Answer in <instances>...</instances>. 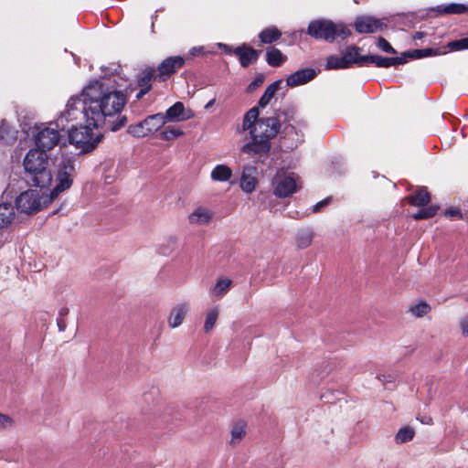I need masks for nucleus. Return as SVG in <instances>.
<instances>
[{
	"instance_id": "nucleus-61",
	"label": "nucleus",
	"mask_w": 468,
	"mask_h": 468,
	"mask_svg": "<svg viewBox=\"0 0 468 468\" xmlns=\"http://www.w3.org/2000/svg\"><path fill=\"white\" fill-rule=\"evenodd\" d=\"M176 134H177V137H178L179 135L183 134V133H182V132H180V131L177 129Z\"/></svg>"
},
{
	"instance_id": "nucleus-49",
	"label": "nucleus",
	"mask_w": 468,
	"mask_h": 468,
	"mask_svg": "<svg viewBox=\"0 0 468 468\" xmlns=\"http://www.w3.org/2000/svg\"><path fill=\"white\" fill-rule=\"evenodd\" d=\"M422 424L431 425L433 423L431 417L423 415L417 418Z\"/></svg>"
},
{
	"instance_id": "nucleus-59",
	"label": "nucleus",
	"mask_w": 468,
	"mask_h": 468,
	"mask_svg": "<svg viewBox=\"0 0 468 468\" xmlns=\"http://www.w3.org/2000/svg\"><path fill=\"white\" fill-rule=\"evenodd\" d=\"M300 125H301V127H305V126H306V123H305V122H304V121H301V122H300Z\"/></svg>"
},
{
	"instance_id": "nucleus-50",
	"label": "nucleus",
	"mask_w": 468,
	"mask_h": 468,
	"mask_svg": "<svg viewBox=\"0 0 468 468\" xmlns=\"http://www.w3.org/2000/svg\"><path fill=\"white\" fill-rule=\"evenodd\" d=\"M149 87H146L144 89L140 88V90L137 92L135 98L137 100L142 99L147 92H149Z\"/></svg>"
},
{
	"instance_id": "nucleus-53",
	"label": "nucleus",
	"mask_w": 468,
	"mask_h": 468,
	"mask_svg": "<svg viewBox=\"0 0 468 468\" xmlns=\"http://www.w3.org/2000/svg\"><path fill=\"white\" fill-rule=\"evenodd\" d=\"M426 36L425 32L422 31H417L413 34L412 37L414 40L421 39Z\"/></svg>"
},
{
	"instance_id": "nucleus-17",
	"label": "nucleus",
	"mask_w": 468,
	"mask_h": 468,
	"mask_svg": "<svg viewBox=\"0 0 468 468\" xmlns=\"http://www.w3.org/2000/svg\"><path fill=\"white\" fill-rule=\"evenodd\" d=\"M363 59L366 61V65L375 64L378 68H389L406 63L403 57L384 58L378 55H366Z\"/></svg>"
},
{
	"instance_id": "nucleus-57",
	"label": "nucleus",
	"mask_w": 468,
	"mask_h": 468,
	"mask_svg": "<svg viewBox=\"0 0 468 468\" xmlns=\"http://www.w3.org/2000/svg\"><path fill=\"white\" fill-rule=\"evenodd\" d=\"M214 103H215V99L210 100V101H209L205 105V109H208V108L212 107Z\"/></svg>"
},
{
	"instance_id": "nucleus-27",
	"label": "nucleus",
	"mask_w": 468,
	"mask_h": 468,
	"mask_svg": "<svg viewBox=\"0 0 468 468\" xmlns=\"http://www.w3.org/2000/svg\"><path fill=\"white\" fill-rule=\"evenodd\" d=\"M212 218V214L204 207H198L189 215V221L191 223L205 225L209 222Z\"/></svg>"
},
{
	"instance_id": "nucleus-18",
	"label": "nucleus",
	"mask_w": 468,
	"mask_h": 468,
	"mask_svg": "<svg viewBox=\"0 0 468 468\" xmlns=\"http://www.w3.org/2000/svg\"><path fill=\"white\" fill-rule=\"evenodd\" d=\"M16 218L15 207L11 203H0V229L7 228Z\"/></svg>"
},
{
	"instance_id": "nucleus-23",
	"label": "nucleus",
	"mask_w": 468,
	"mask_h": 468,
	"mask_svg": "<svg viewBox=\"0 0 468 468\" xmlns=\"http://www.w3.org/2000/svg\"><path fill=\"white\" fill-rule=\"evenodd\" d=\"M230 445L236 446L239 444L246 435V423L240 420L235 422L230 429Z\"/></svg>"
},
{
	"instance_id": "nucleus-3",
	"label": "nucleus",
	"mask_w": 468,
	"mask_h": 468,
	"mask_svg": "<svg viewBox=\"0 0 468 468\" xmlns=\"http://www.w3.org/2000/svg\"><path fill=\"white\" fill-rule=\"evenodd\" d=\"M48 156L44 151L31 149L24 158V167L27 181L40 188L48 186L52 181V176L48 169Z\"/></svg>"
},
{
	"instance_id": "nucleus-51",
	"label": "nucleus",
	"mask_w": 468,
	"mask_h": 468,
	"mask_svg": "<svg viewBox=\"0 0 468 468\" xmlns=\"http://www.w3.org/2000/svg\"><path fill=\"white\" fill-rule=\"evenodd\" d=\"M57 324H58V330L59 331H64L66 329V322L64 320V318H58L57 319Z\"/></svg>"
},
{
	"instance_id": "nucleus-40",
	"label": "nucleus",
	"mask_w": 468,
	"mask_h": 468,
	"mask_svg": "<svg viewBox=\"0 0 468 468\" xmlns=\"http://www.w3.org/2000/svg\"><path fill=\"white\" fill-rule=\"evenodd\" d=\"M193 116L191 110H186L184 104L177 101V122L190 119Z\"/></svg>"
},
{
	"instance_id": "nucleus-41",
	"label": "nucleus",
	"mask_w": 468,
	"mask_h": 468,
	"mask_svg": "<svg viewBox=\"0 0 468 468\" xmlns=\"http://www.w3.org/2000/svg\"><path fill=\"white\" fill-rule=\"evenodd\" d=\"M378 47L387 53L397 54V51L394 49V48L384 37L378 38Z\"/></svg>"
},
{
	"instance_id": "nucleus-10",
	"label": "nucleus",
	"mask_w": 468,
	"mask_h": 468,
	"mask_svg": "<svg viewBox=\"0 0 468 468\" xmlns=\"http://www.w3.org/2000/svg\"><path fill=\"white\" fill-rule=\"evenodd\" d=\"M16 208L20 213L34 214L41 209L40 194L38 190L28 189L16 198Z\"/></svg>"
},
{
	"instance_id": "nucleus-42",
	"label": "nucleus",
	"mask_w": 468,
	"mask_h": 468,
	"mask_svg": "<svg viewBox=\"0 0 468 468\" xmlns=\"http://www.w3.org/2000/svg\"><path fill=\"white\" fill-rule=\"evenodd\" d=\"M14 420L11 417L6 414L0 413V429H6L11 427Z\"/></svg>"
},
{
	"instance_id": "nucleus-12",
	"label": "nucleus",
	"mask_w": 468,
	"mask_h": 468,
	"mask_svg": "<svg viewBox=\"0 0 468 468\" xmlns=\"http://www.w3.org/2000/svg\"><path fill=\"white\" fill-rule=\"evenodd\" d=\"M258 186V169L254 165H247L243 166L240 176L239 186L247 194L255 191Z\"/></svg>"
},
{
	"instance_id": "nucleus-19",
	"label": "nucleus",
	"mask_w": 468,
	"mask_h": 468,
	"mask_svg": "<svg viewBox=\"0 0 468 468\" xmlns=\"http://www.w3.org/2000/svg\"><path fill=\"white\" fill-rule=\"evenodd\" d=\"M361 50L360 48L356 46L347 47L345 52L343 53V58L349 68L351 64L355 63L358 66H365L366 61H364L363 58H366V56H360L359 51Z\"/></svg>"
},
{
	"instance_id": "nucleus-7",
	"label": "nucleus",
	"mask_w": 468,
	"mask_h": 468,
	"mask_svg": "<svg viewBox=\"0 0 468 468\" xmlns=\"http://www.w3.org/2000/svg\"><path fill=\"white\" fill-rule=\"evenodd\" d=\"M94 127L89 123L82 125V122L71 123L65 131L68 133V141L75 145L81 152L89 153L98 144L101 136H94L92 129Z\"/></svg>"
},
{
	"instance_id": "nucleus-11",
	"label": "nucleus",
	"mask_w": 468,
	"mask_h": 468,
	"mask_svg": "<svg viewBox=\"0 0 468 468\" xmlns=\"http://www.w3.org/2000/svg\"><path fill=\"white\" fill-rule=\"evenodd\" d=\"M59 129L55 126L51 128L49 126L40 129L34 136L36 150L44 151L47 154L48 151L52 150L60 142Z\"/></svg>"
},
{
	"instance_id": "nucleus-34",
	"label": "nucleus",
	"mask_w": 468,
	"mask_h": 468,
	"mask_svg": "<svg viewBox=\"0 0 468 468\" xmlns=\"http://www.w3.org/2000/svg\"><path fill=\"white\" fill-rule=\"evenodd\" d=\"M231 283H232V282L229 279L218 280L213 288V293L215 295H217L218 297H222L229 292V290L231 286Z\"/></svg>"
},
{
	"instance_id": "nucleus-6",
	"label": "nucleus",
	"mask_w": 468,
	"mask_h": 468,
	"mask_svg": "<svg viewBox=\"0 0 468 468\" xmlns=\"http://www.w3.org/2000/svg\"><path fill=\"white\" fill-rule=\"evenodd\" d=\"M307 33L312 37L333 42L337 37L346 38L351 35L350 29L343 24H335L331 20L318 19L309 23Z\"/></svg>"
},
{
	"instance_id": "nucleus-32",
	"label": "nucleus",
	"mask_w": 468,
	"mask_h": 468,
	"mask_svg": "<svg viewBox=\"0 0 468 468\" xmlns=\"http://www.w3.org/2000/svg\"><path fill=\"white\" fill-rule=\"evenodd\" d=\"M439 210V207L435 205H431L427 207H423L420 209L417 213L412 215V218L416 220L420 219H428L436 215Z\"/></svg>"
},
{
	"instance_id": "nucleus-22",
	"label": "nucleus",
	"mask_w": 468,
	"mask_h": 468,
	"mask_svg": "<svg viewBox=\"0 0 468 468\" xmlns=\"http://www.w3.org/2000/svg\"><path fill=\"white\" fill-rule=\"evenodd\" d=\"M436 11L440 15H459L468 12V5L451 3L447 5H438Z\"/></svg>"
},
{
	"instance_id": "nucleus-1",
	"label": "nucleus",
	"mask_w": 468,
	"mask_h": 468,
	"mask_svg": "<svg viewBox=\"0 0 468 468\" xmlns=\"http://www.w3.org/2000/svg\"><path fill=\"white\" fill-rule=\"evenodd\" d=\"M84 95L90 96L93 127H101L108 122L109 129L116 132L126 124V116L121 115L127 102L126 95L122 91L103 92V85L95 81L84 89Z\"/></svg>"
},
{
	"instance_id": "nucleus-45",
	"label": "nucleus",
	"mask_w": 468,
	"mask_h": 468,
	"mask_svg": "<svg viewBox=\"0 0 468 468\" xmlns=\"http://www.w3.org/2000/svg\"><path fill=\"white\" fill-rule=\"evenodd\" d=\"M263 82L262 77L256 78L252 82H250L248 86V91L252 92L254 91L258 87H260Z\"/></svg>"
},
{
	"instance_id": "nucleus-2",
	"label": "nucleus",
	"mask_w": 468,
	"mask_h": 468,
	"mask_svg": "<svg viewBox=\"0 0 468 468\" xmlns=\"http://www.w3.org/2000/svg\"><path fill=\"white\" fill-rule=\"evenodd\" d=\"M288 113L279 111L273 117L259 118L257 107L247 112L242 128L249 131L250 141L241 147V152L250 156H267L271 150V140L280 132L282 122H290Z\"/></svg>"
},
{
	"instance_id": "nucleus-58",
	"label": "nucleus",
	"mask_w": 468,
	"mask_h": 468,
	"mask_svg": "<svg viewBox=\"0 0 468 468\" xmlns=\"http://www.w3.org/2000/svg\"><path fill=\"white\" fill-rule=\"evenodd\" d=\"M447 213H449V214H450V215H452V216L458 214V212H456V211H452V210L448 211Z\"/></svg>"
},
{
	"instance_id": "nucleus-33",
	"label": "nucleus",
	"mask_w": 468,
	"mask_h": 468,
	"mask_svg": "<svg viewBox=\"0 0 468 468\" xmlns=\"http://www.w3.org/2000/svg\"><path fill=\"white\" fill-rule=\"evenodd\" d=\"M347 65L343 58V56L338 57L335 55L329 56L326 59V69H347Z\"/></svg>"
},
{
	"instance_id": "nucleus-5",
	"label": "nucleus",
	"mask_w": 468,
	"mask_h": 468,
	"mask_svg": "<svg viewBox=\"0 0 468 468\" xmlns=\"http://www.w3.org/2000/svg\"><path fill=\"white\" fill-rule=\"evenodd\" d=\"M176 121V103L171 105L165 114L155 113L147 116L136 124L129 125L127 132L135 137H144L149 133L158 132L167 122Z\"/></svg>"
},
{
	"instance_id": "nucleus-52",
	"label": "nucleus",
	"mask_w": 468,
	"mask_h": 468,
	"mask_svg": "<svg viewBox=\"0 0 468 468\" xmlns=\"http://www.w3.org/2000/svg\"><path fill=\"white\" fill-rule=\"evenodd\" d=\"M284 132H285V134H287V135L290 134L292 132H294L296 134H298L297 132H296L295 126L292 125V124H288L287 126H285L284 127Z\"/></svg>"
},
{
	"instance_id": "nucleus-30",
	"label": "nucleus",
	"mask_w": 468,
	"mask_h": 468,
	"mask_svg": "<svg viewBox=\"0 0 468 468\" xmlns=\"http://www.w3.org/2000/svg\"><path fill=\"white\" fill-rule=\"evenodd\" d=\"M415 435V431L412 427L404 426L401 427L395 436L397 443H405L410 441Z\"/></svg>"
},
{
	"instance_id": "nucleus-9",
	"label": "nucleus",
	"mask_w": 468,
	"mask_h": 468,
	"mask_svg": "<svg viewBox=\"0 0 468 468\" xmlns=\"http://www.w3.org/2000/svg\"><path fill=\"white\" fill-rule=\"evenodd\" d=\"M76 176L75 158L72 156H62L58 165L57 186L50 193V197L55 198L59 193L69 189Z\"/></svg>"
},
{
	"instance_id": "nucleus-47",
	"label": "nucleus",
	"mask_w": 468,
	"mask_h": 468,
	"mask_svg": "<svg viewBox=\"0 0 468 468\" xmlns=\"http://www.w3.org/2000/svg\"><path fill=\"white\" fill-rule=\"evenodd\" d=\"M460 325H461L463 335H468V316L463 318Z\"/></svg>"
},
{
	"instance_id": "nucleus-25",
	"label": "nucleus",
	"mask_w": 468,
	"mask_h": 468,
	"mask_svg": "<svg viewBox=\"0 0 468 468\" xmlns=\"http://www.w3.org/2000/svg\"><path fill=\"white\" fill-rule=\"evenodd\" d=\"M17 132L14 130L5 121L0 124V141L5 144H11L16 140Z\"/></svg>"
},
{
	"instance_id": "nucleus-31",
	"label": "nucleus",
	"mask_w": 468,
	"mask_h": 468,
	"mask_svg": "<svg viewBox=\"0 0 468 468\" xmlns=\"http://www.w3.org/2000/svg\"><path fill=\"white\" fill-rule=\"evenodd\" d=\"M313 240V232L310 229L300 230L296 237V243L300 249L309 247Z\"/></svg>"
},
{
	"instance_id": "nucleus-16",
	"label": "nucleus",
	"mask_w": 468,
	"mask_h": 468,
	"mask_svg": "<svg viewBox=\"0 0 468 468\" xmlns=\"http://www.w3.org/2000/svg\"><path fill=\"white\" fill-rule=\"evenodd\" d=\"M176 72V56L164 59L155 69V80L163 82L167 80Z\"/></svg>"
},
{
	"instance_id": "nucleus-20",
	"label": "nucleus",
	"mask_w": 468,
	"mask_h": 468,
	"mask_svg": "<svg viewBox=\"0 0 468 468\" xmlns=\"http://www.w3.org/2000/svg\"><path fill=\"white\" fill-rule=\"evenodd\" d=\"M405 199L415 207H424L431 202V196L425 187L420 188L413 195H410Z\"/></svg>"
},
{
	"instance_id": "nucleus-21",
	"label": "nucleus",
	"mask_w": 468,
	"mask_h": 468,
	"mask_svg": "<svg viewBox=\"0 0 468 468\" xmlns=\"http://www.w3.org/2000/svg\"><path fill=\"white\" fill-rule=\"evenodd\" d=\"M137 85L144 89L149 87V90L152 89V80H155V69L153 67L144 68L138 75H137Z\"/></svg>"
},
{
	"instance_id": "nucleus-43",
	"label": "nucleus",
	"mask_w": 468,
	"mask_h": 468,
	"mask_svg": "<svg viewBox=\"0 0 468 468\" xmlns=\"http://www.w3.org/2000/svg\"><path fill=\"white\" fill-rule=\"evenodd\" d=\"M407 60V58H422V49H414L412 51L405 52L402 56Z\"/></svg>"
},
{
	"instance_id": "nucleus-48",
	"label": "nucleus",
	"mask_w": 468,
	"mask_h": 468,
	"mask_svg": "<svg viewBox=\"0 0 468 468\" xmlns=\"http://www.w3.org/2000/svg\"><path fill=\"white\" fill-rule=\"evenodd\" d=\"M439 52L436 51L435 49L431 48H423L422 49V57L425 58V57H430V56H435V55H438Z\"/></svg>"
},
{
	"instance_id": "nucleus-36",
	"label": "nucleus",
	"mask_w": 468,
	"mask_h": 468,
	"mask_svg": "<svg viewBox=\"0 0 468 468\" xmlns=\"http://www.w3.org/2000/svg\"><path fill=\"white\" fill-rule=\"evenodd\" d=\"M218 316V309L217 307L209 310L206 316V321L204 324V330L206 332H209L215 325Z\"/></svg>"
},
{
	"instance_id": "nucleus-14",
	"label": "nucleus",
	"mask_w": 468,
	"mask_h": 468,
	"mask_svg": "<svg viewBox=\"0 0 468 468\" xmlns=\"http://www.w3.org/2000/svg\"><path fill=\"white\" fill-rule=\"evenodd\" d=\"M316 74L317 73L315 69L312 68H304L298 69L287 77V86L293 88L304 85L309 81L313 80L316 77Z\"/></svg>"
},
{
	"instance_id": "nucleus-24",
	"label": "nucleus",
	"mask_w": 468,
	"mask_h": 468,
	"mask_svg": "<svg viewBox=\"0 0 468 468\" xmlns=\"http://www.w3.org/2000/svg\"><path fill=\"white\" fill-rule=\"evenodd\" d=\"M210 176L213 181L226 182L232 176V170L226 165H218L211 171Z\"/></svg>"
},
{
	"instance_id": "nucleus-28",
	"label": "nucleus",
	"mask_w": 468,
	"mask_h": 468,
	"mask_svg": "<svg viewBox=\"0 0 468 468\" xmlns=\"http://www.w3.org/2000/svg\"><path fill=\"white\" fill-rule=\"evenodd\" d=\"M286 60V57L275 48H270L266 51V61L271 67H279Z\"/></svg>"
},
{
	"instance_id": "nucleus-56",
	"label": "nucleus",
	"mask_w": 468,
	"mask_h": 468,
	"mask_svg": "<svg viewBox=\"0 0 468 468\" xmlns=\"http://www.w3.org/2000/svg\"><path fill=\"white\" fill-rule=\"evenodd\" d=\"M219 47L221 48H223L226 52H231V48L230 47H229L228 45L226 44H219Z\"/></svg>"
},
{
	"instance_id": "nucleus-54",
	"label": "nucleus",
	"mask_w": 468,
	"mask_h": 468,
	"mask_svg": "<svg viewBox=\"0 0 468 468\" xmlns=\"http://www.w3.org/2000/svg\"><path fill=\"white\" fill-rule=\"evenodd\" d=\"M69 314V308L68 307H62L58 312V317L64 318Z\"/></svg>"
},
{
	"instance_id": "nucleus-15",
	"label": "nucleus",
	"mask_w": 468,
	"mask_h": 468,
	"mask_svg": "<svg viewBox=\"0 0 468 468\" xmlns=\"http://www.w3.org/2000/svg\"><path fill=\"white\" fill-rule=\"evenodd\" d=\"M233 52L239 58L241 66L244 68H247L250 64L255 63L258 60L259 55L261 53V51H258L246 45L237 47Z\"/></svg>"
},
{
	"instance_id": "nucleus-39",
	"label": "nucleus",
	"mask_w": 468,
	"mask_h": 468,
	"mask_svg": "<svg viewBox=\"0 0 468 468\" xmlns=\"http://www.w3.org/2000/svg\"><path fill=\"white\" fill-rule=\"evenodd\" d=\"M447 48L451 51L468 49V37H463L461 39L451 41L447 44Z\"/></svg>"
},
{
	"instance_id": "nucleus-29",
	"label": "nucleus",
	"mask_w": 468,
	"mask_h": 468,
	"mask_svg": "<svg viewBox=\"0 0 468 468\" xmlns=\"http://www.w3.org/2000/svg\"><path fill=\"white\" fill-rule=\"evenodd\" d=\"M282 36V32L275 27H271L263 29L260 35L261 42L264 44H271L276 41Z\"/></svg>"
},
{
	"instance_id": "nucleus-4",
	"label": "nucleus",
	"mask_w": 468,
	"mask_h": 468,
	"mask_svg": "<svg viewBox=\"0 0 468 468\" xmlns=\"http://www.w3.org/2000/svg\"><path fill=\"white\" fill-rule=\"evenodd\" d=\"M91 125V112L90 111V96L84 95L71 97L66 105V110L54 121L52 124L60 131H65L69 122H82Z\"/></svg>"
},
{
	"instance_id": "nucleus-37",
	"label": "nucleus",
	"mask_w": 468,
	"mask_h": 468,
	"mask_svg": "<svg viewBox=\"0 0 468 468\" xmlns=\"http://www.w3.org/2000/svg\"><path fill=\"white\" fill-rule=\"evenodd\" d=\"M163 129L159 132L158 137L161 140L165 141H173L176 139V125L169 124L167 126H163Z\"/></svg>"
},
{
	"instance_id": "nucleus-46",
	"label": "nucleus",
	"mask_w": 468,
	"mask_h": 468,
	"mask_svg": "<svg viewBox=\"0 0 468 468\" xmlns=\"http://www.w3.org/2000/svg\"><path fill=\"white\" fill-rule=\"evenodd\" d=\"M378 378L379 379V381L382 382L383 385H386L387 383H391L394 381V377L390 374L388 375H386V374H382V375H379L378 377Z\"/></svg>"
},
{
	"instance_id": "nucleus-35",
	"label": "nucleus",
	"mask_w": 468,
	"mask_h": 468,
	"mask_svg": "<svg viewBox=\"0 0 468 468\" xmlns=\"http://www.w3.org/2000/svg\"><path fill=\"white\" fill-rule=\"evenodd\" d=\"M431 306L426 302H420L410 308V312L416 317H423L431 312Z\"/></svg>"
},
{
	"instance_id": "nucleus-13",
	"label": "nucleus",
	"mask_w": 468,
	"mask_h": 468,
	"mask_svg": "<svg viewBox=\"0 0 468 468\" xmlns=\"http://www.w3.org/2000/svg\"><path fill=\"white\" fill-rule=\"evenodd\" d=\"M386 25L372 16H360L355 21V28L360 34H370L381 30Z\"/></svg>"
},
{
	"instance_id": "nucleus-26",
	"label": "nucleus",
	"mask_w": 468,
	"mask_h": 468,
	"mask_svg": "<svg viewBox=\"0 0 468 468\" xmlns=\"http://www.w3.org/2000/svg\"><path fill=\"white\" fill-rule=\"evenodd\" d=\"M282 82V80H276V81L272 82L271 84H270L266 88L264 93L259 100V102H258L259 107L264 108L265 106H267L269 104V102L273 98L276 91L280 89Z\"/></svg>"
},
{
	"instance_id": "nucleus-55",
	"label": "nucleus",
	"mask_w": 468,
	"mask_h": 468,
	"mask_svg": "<svg viewBox=\"0 0 468 468\" xmlns=\"http://www.w3.org/2000/svg\"><path fill=\"white\" fill-rule=\"evenodd\" d=\"M168 323L171 327H176V317H173V312L171 313V315L168 319Z\"/></svg>"
},
{
	"instance_id": "nucleus-38",
	"label": "nucleus",
	"mask_w": 468,
	"mask_h": 468,
	"mask_svg": "<svg viewBox=\"0 0 468 468\" xmlns=\"http://www.w3.org/2000/svg\"><path fill=\"white\" fill-rule=\"evenodd\" d=\"M203 52L202 47H194L190 49L189 53L186 56L181 57L177 56V69L184 66L185 61L191 58L199 56Z\"/></svg>"
},
{
	"instance_id": "nucleus-60",
	"label": "nucleus",
	"mask_w": 468,
	"mask_h": 468,
	"mask_svg": "<svg viewBox=\"0 0 468 468\" xmlns=\"http://www.w3.org/2000/svg\"><path fill=\"white\" fill-rule=\"evenodd\" d=\"M180 317H179V314H177V322H176V324L178 325L180 324Z\"/></svg>"
},
{
	"instance_id": "nucleus-44",
	"label": "nucleus",
	"mask_w": 468,
	"mask_h": 468,
	"mask_svg": "<svg viewBox=\"0 0 468 468\" xmlns=\"http://www.w3.org/2000/svg\"><path fill=\"white\" fill-rule=\"evenodd\" d=\"M331 202V198L330 197H327V198H324V200L316 203L314 207H313V212H319L321 211L324 207H325L326 206H328Z\"/></svg>"
},
{
	"instance_id": "nucleus-8",
	"label": "nucleus",
	"mask_w": 468,
	"mask_h": 468,
	"mask_svg": "<svg viewBox=\"0 0 468 468\" xmlns=\"http://www.w3.org/2000/svg\"><path fill=\"white\" fill-rule=\"evenodd\" d=\"M271 186L277 197L285 198L296 193L302 187V184L296 174L280 170L273 176Z\"/></svg>"
}]
</instances>
